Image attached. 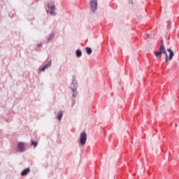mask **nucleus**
<instances>
[{
  "mask_svg": "<svg viewBox=\"0 0 179 179\" xmlns=\"http://www.w3.org/2000/svg\"><path fill=\"white\" fill-rule=\"evenodd\" d=\"M42 46H43V43H40L37 44V47H38V48L42 47Z\"/></svg>",
  "mask_w": 179,
  "mask_h": 179,
  "instance_id": "obj_17",
  "label": "nucleus"
},
{
  "mask_svg": "<svg viewBox=\"0 0 179 179\" xmlns=\"http://www.w3.org/2000/svg\"><path fill=\"white\" fill-rule=\"evenodd\" d=\"M50 15H51V16H57V12H55L54 10H50Z\"/></svg>",
  "mask_w": 179,
  "mask_h": 179,
  "instance_id": "obj_15",
  "label": "nucleus"
},
{
  "mask_svg": "<svg viewBox=\"0 0 179 179\" xmlns=\"http://www.w3.org/2000/svg\"><path fill=\"white\" fill-rule=\"evenodd\" d=\"M131 2H132V0H130Z\"/></svg>",
  "mask_w": 179,
  "mask_h": 179,
  "instance_id": "obj_21",
  "label": "nucleus"
},
{
  "mask_svg": "<svg viewBox=\"0 0 179 179\" xmlns=\"http://www.w3.org/2000/svg\"><path fill=\"white\" fill-rule=\"evenodd\" d=\"M15 15H16V12H15V10H12L11 12H10L8 13V16L10 17H13V16H15Z\"/></svg>",
  "mask_w": 179,
  "mask_h": 179,
  "instance_id": "obj_13",
  "label": "nucleus"
},
{
  "mask_svg": "<svg viewBox=\"0 0 179 179\" xmlns=\"http://www.w3.org/2000/svg\"><path fill=\"white\" fill-rule=\"evenodd\" d=\"M45 69H47L46 67H45V66H43V67H42V68L40 69V71H41V72H44V71H45Z\"/></svg>",
  "mask_w": 179,
  "mask_h": 179,
  "instance_id": "obj_16",
  "label": "nucleus"
},
{
  "mask_svg": "<svg viewBox=\"0 0 179 179\" xmlns=\"http://www.w3.org/2000/svg\"><path fill=\"white\" fill-rule=\"evenodd\" d=\"M177 127H178V124H177V123H176L175 124V128H177Z\"/></svg>",
  "mask_w": 179,
  "mask_h": 179,
  "instance_id": "obj_19",
  "label": "nucleus"
},
{
  "mask_svg": "<svg viewBox=\"0 0 179 179\" xmlns=\"http://www.w3.org/2000/svg\"><path fill=\"white\" fill-rule=\"evenodd\" d=\"M54 37H55V33L51 32L48 38V43H50V41H51V40L54 38Z\"/></svg>",
  "mask_w": 179,
  "mask_h": 179,
  "instance_id": "obj_7",
  "label": "nucleus"
},
{
  "mask_svg": "<svg viewBox=\"0 0 179 179\" xmlns=\"http://www.w3.org/2000/svg\"><path fill=\"white\" fill-rule=\"evenodd\" d=\"M52 61L51 60H50L44 66H45V68H49V66H51V64H52Z\"/></svg>",
  "mask_w": 179,
  "mask_h": 179,
  "instance_id": "obj_14",
  "label": "nucleus"
},
{
  "mask_svg": "<svg viewBox=\"0 0 179 179\" xmlns=\"http://www.w3.org/2000/svg\"><path fill=\"white\" fill-rule=\"evenodd\" d=\"M161 43H162L161 45H164V43L163 42V40H161Z\"/></svg>",
  "mask_w": 179,
  "mask_h": 179,
  "instance_id": "obj_18",
  "label": "nucleus"
},
{
  "mask_svg": "<svg viewBox=\"0 0 179 179\" xmlns=\"http://www.w3.org/2000/svg\"><path fill=\"white\" fill-rule=\"evenodd\" d=\"M90 8L92 10L93 13L97 10V6L99 3H97V0H90Z\"/></svg>",
  "mask_w": 179,
  "mask_h": 179,
  "instance_id": "obj_4",
  "label": "nucleus"
},
{
  "mask_svg": "<svg viewBox=\"0 0 179 179\" xmlns=\"http://www.w3.org/2000/svg\"><path fill=\"white\" fill-rule=\"evenodd\" d=\"M31 146H34V148H37V145H38V142L31 140Z\"/></svg>",
  "mask_w": 179,
  "mask_h": 179,
  "instance_id": "obj_12",
  "label": "nucleus"
},
{
  "mask_svg": "<svg viewBox=\"0 0 179 179\" xmlns=\"http://www.w3.org/2000/svg\"><path fill=\"white\" fill-rule=\"evenodd\" d=\"M76 55L77 58H80V57H82V50H80V49H78L76 51Z\"/></svg>",
  "mask_w": 179,
  "mask_h": 179,
  "instance_id": "obj_10",
  "label": "nucleus"
},
{
  "mask_svg": "<svg viewBox=\"0 0 179 179\" xmlns=\"http://www.w3.org/2000/svg\"><path fill=\"white\" fill-rule=\"evenodd\" d=\"M47 7L50 9V10H55V5L52 4V6L50 5V3L47 4Z\"/></svg>",
  "mask_w": 179,
  "mask_h": 179,
  "instance_id": "obj_11",
  "label": "nucleus"
},
{
  "mask_svg": "<svg viewBox=\"0 0 179 179\" xmlns=\"http://www.w3.org/2000/svg\"><path fill=\"white\" fill-rule=\"evenodd\" d=\"M29 173H30V168H27L22 171L21 176L24 177L25 176H27Z\"/></svg>",
  "mask_w": 179,
  "mask_h": 179,
  "instance_id": "obj_6",
  "label": "nucleus"
},
{
  "mask_svg": "<svg viewBox=\"0 0 179 179\" xmlns=\"http://www.w3.org/2000/svg\"><path fill=\"white\" fill-rule=\"evenodd\" d=\"M129 3H131V1H129Z\"/></svg>",
  "mask_w": 179,
  "mask_h": 179,
  "instance_id": "obj_22",
  "label": "nucleus"
},
{
  "mask_svg": "<svg viewBox=\"0 0 179 179\" xmlns=\"http://www.w3.org/2000/svg\"><path fill=\"white\" fill-rule=\"evenodd\" d=\"M168 29L170 27L169 25L167 26Z\"/></svg>",
  "mask_w": 179,
  "mask_h": 179,
  "instance_id": "obj_20",
  "label": "nucleus"
},
{
  "mask_svg": "<svg viewBox=\"0 0 179 179\" xmlns=\"http://www.w3.org/2000/svg\"><path fill=\"white\" fill-rule=\"evenodd\" d=\"M62 116H63L62 110L59 111L57 113V120H58V121H61V120H62Z\"/></svg>",
  "mask_w": 179,
  "mask_h": 179,
  "instance_id": "obj_8",
  "label": "nucleus"
},
{
  "mask_svg": "<svg viewBox=\"0 0 179 179\" xmlns=\"http://www.w3.org/2000/svg\"><path fill=\"white\" fill-rule=\"evenodd\" d=\"M78 87H79V85H78V81L76 80V76H73L72 82L70 84L72 97H73V99H71V107L75 106V103H76V99H76V97H78V94H79L78 92Z\"/></svg>",
  "mask_w": 179,
  "mask_h": 179,
  "instance_id": "obj_2",
  "label": "nucleus"
},
{
  "mask_svg": "<svg viewBox=\"0 0 179 179\" xmlns=\"http://www.w3.org/2000/svg\"><path fill=\"white\" fill-rule=\"evenodd\" d=\"M85 51L88 55H92V52H93V50H92V48H90V47H86Z\"/></svg>",
  "mask_w": 179,
  "mask_h": 179,
  "instance_id": "obj_9",
  "label": "nucleus"
},
{
  "mask_svg": "<svg viewBox=\"0 0 179 179\" xmlns=\"http://www.w3.org/2000/svg\"><path fill=\"white\" fill-rule=\"evenodd\" d=\"M24 150H25L24 143L19 142L17 145V151L20 152V153H23Z\"/></svg>",
  "mask_w": 179,
  "mask_h": 179,
  "instance_id": "obj_5",
  "label": "nucleus"
},
{
  "mask_svg": "<svg viewBox=\"0 0 179 179\" xmlns=\"http://www.w3.org/2000/svg\"><path fill=\"white\" fill-rule=\"evenodd\" d=\"M87 141V134L85 132L83 131L80 134V144L81 146H85L86 145V142Z\"/></svg>",
  "mask_w": 179,
  "mask_h": 179,
  "instance_id": "obj_3",
  "label": "nucleus"
},
{
  "mask_svg": "<svg viewBox=\"0 0 179 179\" xmlns=\"http://www.w3.org/2000/svg\"><path fill=\"white\" fill-rule=\"evenodd\" d=\"M167 51L169 52V55H167V52L166 51V47L164 45H161L159 50L154 52V55L157 57V58H159L162 57L163 54L165 55V62L166 65H169V61H171V59H173V57H174V51H173L171 48H168Z\"/></svg>",
  "mask_w": 179,
  "mask_h": 179,
  "instance_id": "obj_1",
  "label": "nucleus"
}]
</instances>
